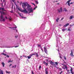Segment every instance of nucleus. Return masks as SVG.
<instances>
[{
  "label": "nucleus",
  "instance_id": "5fc2aeb1",
  "mask_svg": "<svg viewBox=\"0 0 74 74\" xmlns=\"http://www.w3.org/2000/svg\"><path fill=\"white\" fill-rule=\"evenodd\" d=\"M16 47H18V46H15V48H16Z\"/></svg>",
  "mask_w": 74,
  "mask_h": 74
},
{
  "label": "nucleus",
  "instance_id": "603ef678",
  "mask_svg": "<svg viewBox=\"0 0 74 74\" xmlns=\"http://www.w3.org/2000/svg\"><path fill=\"white\" fill-rule=\"evenodd\" d=\"M69 71H70V70H67V72H68V73H69Z\"/></svg>",
  "mask_w": 74,
  "mask_h": 74
},
{
  "label": "nucleus",
  "instance_id": "5701e85b",
  "mask_svg": "<svg viewBox=\"0 0 74 74\" xmlns=\"http://www.w3.org/2000/svg\"><path fill=\"white\" fill-rule=\"evenodd\" d=\"M27 58H28V59H31V57L30 56H27Z\"/></svg>",
  "mask_w": 74,
  "mask_h": 74
},
{
  "label": "nucleus",
  "instance_id": "c85d7f7f",
  "mask_svg": "<svg viewBox=\"0 0 74 74\" xmlns=\"http://www.w3.org/2000/svg\"><path fill=\"white\" fill-rule=\"evenodd\" d=\"M55 63H56V65H57V66L58 65V62H55Z\"/></svg>",
  "mask_w": 74,
  "mask_h": 74
},
{
  "label": "nucleus",
  "instance_id": "c756f323",
  "mask_svg": "<svg viewBox=\"0 0 74 74\" xmlns=\"http://www.w3.org/2000/svg\"><path fill=\"white\" fill-rule=\"evenodd\" d=\"M66 25L67 26H69V23H67L66 24Z\"/></svg>",
  "mask_w": 74,
  "mask_h": 74
},
{
  "label": "nucleus",
  "instance_id": "13d9d810",
  "mask_svg": "<svg viewBox=\"0 0 74 74\" xmlns=\"http://www.w3.org/2000/svg\"><path fill=\"white\" fill-rule=\"evenodd\" d=\"M73 4V3L71 2V3H70V4Z\"/></svg>",
  "mask_w": 74,
  "mask_h": 74
},
{
  "label": "nucleus",
  "instance_id": "c03bdc74",
  "mask_svg": "<svg viewBox=\"0 0 74 74\" xmlns=\"http://www.w3.org/2000/svg\"><path fill=\"white\" fill-rule=\"evenodd\" d=\"M32 55L33 56V55H35V54H34V53H32Z\"/></svg>",
  "mask_w": 74,
  "mask_h": 74
},
{
  "label": "nucleus",
  "instance_id": "37998d69",
  "mask_svg": "<svg viewBox=\"0 0 74 74\" xmlns=\"http://www.w3.org/2000/svg\"><path fill=\"white\" fill-rule=\"evenodd\" d=\"M63 61L64 63H66V62H65L64 61V60H63Z\"/></svg>",
  "mask_w": 74,
  "mask_h": 74
},
{
  "label": "nucleus",
  "instance_id": "6ab92c4d",
  "mask_svg": "<svg viewBox=\"0 0 74 74\" xmlns=\"http://www.w3.org/2000/svg\"><path fill=\"white\" fill-rule=\"evenodd\" d=\"M73 16H71L70 17V19H72V18H73Z\"/></svg>",
  "mask_w": 74,
  "mask_h": 74
},
{
  "label": "nucleus",
  "instance_id": "473e14b6",
  "mask_svg": "<svg viewBox=\"0 0 74 74\" xmlns=\"http://www.w3.org/2000/svg\"><path fill=\"white\" fill-rule=\"evenodd\" d=\"M71 73H72V74H74V72L73 71H72V72H71Z\"/></svg>",
  "mask_w": 74,
  "mask_h": 74
},
{
  "label": "nucleus",
  "instance_id": "58836bf2",
  "mask_svg": "<svg viewBox=\"0 0 74 74\" xmlns=\"http://www.w3.org/2000/svg\"><path fill=\"white\" fill-rule=\"evenodd\" d=\"M40 45H38V47H40Z\"/></svg>",
  "mask_w": 74,
  "mask_h": 74
},
{
  "label": "nucleus",
  "instance_id": "ddd939ff",
  "mask_svg": "<svg viewBox=\"0 0 74 74\" xmlns=\"http://www.w3.org/2000/svg\"><path fill=\"white\" fill-rule=\"evenodd\" d=\"M0 74H4L3 73V71L2 70H1L0 71Z\"/></svg>",
  "mask_w": 74,
  "mask_h": 74
},
{
  "label": "nucleus",
  "instance_id": "69168bd1",
  "mask_svg": "<svg viewBox=\"0 0 74 74\" xmlns=\"http://www.w3.org/2000/svg\"><path fill=\"white\" fill-rule=\"evenodd\" d=\"M32 4L35 6V4H34V3H32Z\"/></svg>",
  "mask_w": 74,
  "mask_h": 74
},
{
  "label": "nucleus",
  "instance_id": "6e6d98bb",
  "mask_svg": "<svg viewBox=\"0 0 74 74\" xmlns=\"http://www.w3.org/2000/svg\"><path fill=\"white\" fill-rule=\"evenodd\" d=\"M3 3H4V2L5 3V1L4 0H3Z\"/></svg>",
  "mask_w": 74,
  "mask_h": 74
},
{
  "label": "nucleus",
  "instance_id": "9b49d317",
  "mask_svg": "<svg viewBox=\"0 0 74 74\" xmlns=\"http://www.w3.org/2000/svg\"><path fill=\"white\" fill-rule=\"evenodd\" d=\"M73 50H71V53L70 55H71L72 56H74V55H73Z\"/></svg>",
  "mask_w": 74,
  "mask_h": 74
},
{
  "label": "nucleus",
  "instance_id": "9d476101",
  "mask_svg": "<svg viewBox=\"0 0 74 74\" xmlns=\"http://www.w3.org/2000/svg\"><path fill=\"white\" fill-rule=\"evenodd\" d=\"M48 68H47L45 69V71L46 74H48Z\"/></svg>",
  "mask_w": 74,
  "mask_h": 74
},
{
  "label": "nucleus",
  "instance_id": "49530a36",
  "mask_svg": "<svg viewBox=\"0 0 74 74\" xmlns=\"http://www.w3.org/2000/svg\"><path fill=\"white\" fill-rule=\"evenodd\" d=\"M64 27H67V26H66V24L64 26Z\"/></svg>",
  "mask_w": 74,
  "mask_h": 74
},
{
  "label": "nucleus",
  "instance_id": "f3484780",
  "mask_svg": "<svg viewBox=\"0 0 74 74\" xmlns=\"http://www.w3.org/2000/svg\"><path fill=\"white\" fill-rule=\"evenodd\" d=\"M36 57H37V58H38V54L37 53H36Z\"/></svg>",
  "mask_w": 74,
  "mask_h": 74
},
{
  "label": "nucleus",
  "instance_id": "bb28decb",
  "mask_svg": "<svg viewBox=\"0 0 74 74\" xmlns=\"http://www.w3.org/2000/svg\"><path fill=\"white\" fill-rule=\"evenodd\" d=\"M59 57L60 58V59H62V56H60H60Z\"/></svg>",
  "mask_w": 74,
  "mask_h": 74
},
{
  "label": "nucleus",
  "instance_id": "20e7f679",
  "mask_svg": "<svg viewBox=\"0 0 74 74\" xmlns=\"http://www.w3.org/2000/svg\"><path fill=\"white\" fill-rule=\"evenodd\" d=\"M28 3L27 2L23 3L22 4V6L23 8H25L26 6H28Z\"/></svg>",
  "mask_w": 74,
  "mask_h": 74
},
{
  "label": "nucleus",
  "instance_id": "a18cd8bd",
  "mask_svg": "<svg viewBox=\"0 0 74 74\" xmlns=\"http://www.w3.org/2000/svg\"><path fill=\"white\" fill-rule=\"evenodd\" d=\"M9 19L10 21H11V17H10V18H9Z\"/></svg>",
  "mask_w": 74,
  "mask_h": 74
},
{
  "label": "nucleus",
  "instance_id": "680f3d73",
  "mask_svg": "<svg viewBox=\"0 0 74 74\" xmlns=\"http://www.w3.org/2000/svg\"><path fill=\"white\" fill-rule=\"evenodd\" d=\"M5 18H6V19H8V18H7V17L6 16L5 17Z\"/></svg>",
  "mask_w": 74,
  "mask_h": 74
},
{
  "label": "nucleus",
  "instance_id": "393cba45",
  "mask_svg": "<svg viewBox=\"0 0 74 74\" xmlns=\"http://www.w3.org/2000/svg\"><path fill=\"white\" fill-rule=\"evenodd\" d=\"M1 54L2 55H3L4 56H6L7 55L6 54H4V53H2Z\"/></svg>",
  "mask_w": 74,
  "mask_h": 74
},
{
  "label": "nucleus",
  "instance_id": "72a5a7b5",
  "mask_svg": "<svg viewBox=\"0 0 74 74\" xmlns=\"http://www.w3.org/2000/svg\"><path fill=\"white\" fill-rule=\"evenodd\" d=\"M59 70H60V71H62V69L60 68H59Z\"/></svg>",
  "mask_w": 74,
  "mask_h": 74
},
{
  "label": "nucleus",
  "instance_id": "4d7b16f0",
  "mask_svg": "<svg viewBox=\"0 0 74 74\" xmlns=\"http://www.w3.org/2000/svg\"><path fill=\"white\" fill-rule=\"evenodd\" d=\"M14 28L15 29V28H17V27H13V29H14Z\"/></svg>",
  "mask_w": 74,
  "mask_h": 74
},
{
  "label": "nucleus",
  "instance_id": "412c9836",
  "mask_svg": "<svg viewBox=\"0 0 74 74\" xmlns=\"http://www.w3.org/2000/svg\"><path fill=\"white\" fill-rule=\"evenodd\" d=\"M73 68H72V67H71V72L73 71Z\"/></svg>",
  "mask_w": 74,
  "mask_h": 74
},
{
  "label": "nucleus",
  "instance_id": "0e129e2a",
  "mask_svg": "<svg viewBox=\"0 0 74 74\" xmlns=\"http://www.w3.org/2000/svg\"><path fill=\"white\" fill-rule=\"evenodd\" d=\"M53 2V3H55V2H58V1H55V2Z\"/></svg>",
  "mask_w": 74,
  "mask_h": 74
},
{
  "label": "nucleus",
  "instance_id": "4be33fe9",
  "mask_svg": "<svg viewBox=\"0 0 74 74\" xmlns=\"http://www.w3.org/2000/svg\"><path fill=\"white\" fill-rule=\"evenodd\" d=\"M71 29V27H69L68 29V31H70L71 30V29Z\"/></svg>",
  "mask_w": 74,
  "mask_h": 74
},
{
  "label": "nucleus",
  "instance_id": "4c0bfd02",
  "mask_svg": "<svg viewBox=\"0 0 74 74\" xmlns=\"http://www.w3.org/2000/svg\"><path fill=\"white\" fill-rule=\"evenodd\" d=\"M39 68V69H41V66H40Z\"/></svg>",
  "mask_w": 74,
  "mask_h": 74
},
{
  "label": "nucleus",
  "instance_id": "2eb2a0df",
  "mask_svg": "<svg viewBox=\"0 0 74 74\" xmlns=\"http://www.w3.org/2000/svg\"><path fill=\"white\" fill-rule=\"evenodd\" d=\"M40 49L41 50H42V52H44V50H43V49H42V47H41V46H40Z\"/></svg>",
  "mask_w": 74,
  "mask_h": 74
},
{
  "label": "nucleus",
  "instance_id": "4468645a",
  "mask_svg": "<svg viewBox=\"0 0 74 74\" xmlns=\"http://www.w3.org/2000/svg\"><path fill=\"white\" fill-rule=\"evenodd\" d=\"M2 65H3V67H5V64H4V63L3 62H2Z\"/></svg>",
  "mask_w": 74,
  "mask_h": 74
},
{
  "label": "nucleus",
  "instance_id": "423d86ee",
  "mask_svg": "<svg viewBox=\"0 0 74 74\" xmlns=\"http://www.w3.org/2000/svg\"><path fill=\"white\" fill-rule=\"evenodd\" d=\"M62 69H66V70H67V69H68L67 65L64 64L63 65V66L62 67Z\"/></svg>",
  "mask_w": 74,
  "mask_h": 74
},
{
  "label": "nucleus",
  "instance_id": "3c124183",
  "mask_svg": "<svg viewBox=\"0 0 74 74\" xmlns=\"http://www.w3.org/2000/svg\"><path fill=\"white\" fill-rule=\"evenodd\" d=\"M32 74H34V73L33 72V71H32Z\"/></svg>",
  "mask_w": 74,
  "mask_h": 74
},
{
  "label": "nucleus",
  "instance_id": "e433bc0d",
  "mask_svg": "<svg viewBox=\"0 0 74 74\" xmlns=\"http://www.w3.org/2000/svg\"><path fill=\"white\" fill-rule=\"evenodd\" d=\"M45 64L46 66H48V63H46Z\"/></svg>",
  "mask_w": 74,
  "mask_h": 74
},
{
  "label": "nucleus",
  "instance_id": "a878e982",
  "mask_svg": "<svg viewBox=\"0 0 74 74\" xmlns=\"http://www.w3.org/2000/svg\"><path fill=\"white\" fill-rule=\"evenodd\" d=\"M18 14H19L20 15V16H21V14L19 12H18Z\"/></svg>",
  "mask_w": 74,
  "mask_h": 74
},
{
  "label": "nucleus",
  "instance_id": "7c9ffc66",
  "mask_svg": "<svg viewBox=\"0 0 74 74\" xmlns=\"http://www.w3.org/2000/svg\"><path fill=\"white\" fill-rule=\"evenodd\" d=\"M12 61H11V60H9L8 61V63H10V62H12Z\"/></svg>",
  "mask_w": 74,
  "mask_h": 74
},
{
  "label": "nucleus",
  "instance_id": "cd10ccee",
  "mask_svg": "<svg viewBox=\"0 0 74 74\" xmlns=\"http://www.w3.org/2000/svg\"><path fill=\"white\" fill-rule=\"evenodd\" d=\"M12 0V1H13L14 2V3H15V0Z\"/></svg>",
  "mask_w": 74,
  "mask_h": 74
},
{
  "label": "nucleus",
  "instance_id": "6e6552de",
  "mask_svg": "<svg viewBox=\"0 0 74 74\" xmlns=\"http://www.w3.org/2000/svg\"><path fill=\"white\" fill-rule=\"evenodd\" d=\"M50 63L51 65H52V66H54L55 67V63H54V62L51 61H50Z\"/></svg>",
  "mask_w": 74,
  "mask_h": 74
},
{
  "label": "nucleus",
  "instance_id": "bf43d9fd",
  "mask_svg": "<svg viewBox=\"0 0 74 74\" xmlns=\"http://www.w3.org/2000/svg\"><path fill=\"white\" fill-rule=\"evenodd\" d=\"M15 37L16 38H17V37H18V36H15Z\"/></svg>",
  "mask_w": 74,
  "mask_h": 74
},
{
  "label": "nucleus",
  "instance_id": "de8ad7c7",
  "mask_svg": "<svg viewBox=\"0 0 74 74\" xmlns=\"http://www.w3.org/2000/svg\"><path fill=\"white\" fill-rule=\"evenodd\" d=\"M63 19H64V18H62L61 19V21H62V20H63Z\"/></svg>",
  "mask_w": 74,
  "mask_h": 74
},
{
  "label": "nucleus",
  "instance_id": "2f4dec72",
  "mask_svg": "<svg viewBox=\"0 0 74 74\" xmlns=\"http://www.w3.org/2000/svg\"><path fill=\"white\" fill-rule=\"evenodd\" d=\"M6 58H9V57H10L9 56H8V55H6Z\"/></svg>",
  "mask_w": 74,
  "mask_h": 74
},
{
  "label": "nucleus",
  "instance_id": "338daca9",
  "mask_svg": "<svg viewBox=\"0 0 74 74\" xmlns=\"http://www.w3.org/2000/svg\"><path fill=\"white\" fill-rule=\"evenodd\" d=\"M57 5H58V4H59V3H57Z\"/></svg>",
  "mask_w": 74,
  "mask_h": 74
},
{
  "label": "nucleus",
  "instance_id": "f257e3e1",
  "mask_svg": "<svg viewBox=\"0 0 74 74\" xmlns=\"http://www.w3.org/2000/svg\"><path fill=\"white\" fill-rule=\"evenodd\" d=\"M0 12L1 14V21H3V22H4V21H5V20L4 19H3L4 17H3V15L2 14L5 15V13L3 12H1V11H0Z\"/></svg>",
  "mask_w": 74,
  "mask_h": 74
},
{
  "label": "nucleus",
  "instance_id": "b1692460",
  "mask_svg": "<svg viewBox=\"0 0 74 74\" xmlns=\"http://www.w3.org/2000/svg\"><path fill=\"white\" fill-rule=\"evenodd\" d=\"M6 73H11L10 72H8V71H6Z\"/></svg>",
  "mask_w": 74,
  "mask_h": 74
},
{
  "label": "nucleus",
  "instance_id": "774afa93",
  "mask_svg": "<svg viewBox=\"0 0 74 74\" xmlns=\"http://www.w3.org/2000/svg\"><path fill=\"white\" fill-rule=\"evenodd\" d=\"M35 8H37V6H36L35 7Z\"/></svg>",
  "mask_w": 74,
  "mask_h": 74
},
{
  "label": "nucleus",
  "instance_id": "39448f33",
  "mask_svg": "<svg viewBox=\"0 0 74 74\" xmlns=\"http://www.w3.org/2000/svg\"><path fill=\"white\" fill-rule=\"evenodd\" d=\"M44 51L45 53H48V50H47V47L45 46L44 47Z\"/></svg>",
  "mask_w": 74,
  "mask_h": 74
},
{
  "label": "nucleus",
  "instance_id": "09e8293b",
  "mask_svg": "<svg viewBox=\"0 0 74 74\" xmlns=\"http://www.w3.org/2000/svg\"><path fill=\"white\" fill-rule=\"evenodd\" d=\"M14 66H15L14 68H16V65H14Z\"/></svg>",
  "mask_w": 74,
  "mask_h": 74
},
{
  "label": "nucleus",
  "instance_id": "79ce46f5",
  "mask_svg": "<svg viewBox=\"0 0 74 74\" xmlns=\"http://www.w3.org/2000/svg\"><path fill=\"white\" fill-rule=\"evenodd\" d=\"M64 59L65 60H66V56H64Z\"/></svg>",
  "mask_w": 74,
  "mask_h": 74
},
{
  "label": "nucleus",
  "instance_id": "052dcab7",
  "mask_svg": "<svg viewBox=\"0 0 74 74\" xmlns=\"http://www.w3.org/2000/svg\"><path fill=\"white\" fill-rule=\"evenodd\" d=\"M2 9V8H0V10H1Z\"/></svg>",
  "mask_w": 74,
  "mask_h": 74
},
{
  "label": "nucleus",
  "instance_id": "0eeeda50",
  "mask_svg": "<svg viewBox=\"0 0 74 74\" xmlns=\"http://www.w3.org/2000/svg\"><path fill=\"white\" fill-rule=\"evenodd\" d=\"M58 12H59L60 13V12H62V8L61 7L60 8L58 9Z\"/></svg>",
  "mask_w": 74,
  "mask_h": 74
},
{
  "label": "nucleus",
  "instance_id": "a211bd4d",
  "mask_svg": "<svg viewBox=\"0 0 74 74\" xmlns=\"http://www.w3.org/2000/svg\"><path fill=\"white\" fill-rule=\"evenodd\" d=\"M67 30V29H62V32H64L65 30Z\"/></svg>",
  "mask_w": 74,
  "mask_h": 74
},
{
  "label": "nucleus",
  "instance_id": "c9c22d12",
  "mask_svg": "<svg viewBox=\"0 0 74 74\" xmlns=\"http://www.w3.org/2000/svg\"><path fill=\"white\" fill-rule=\"evenodd\" d=\"M43 63L44 64H45L46 63H46V62H45V61H44L43 62Z\"/></svg>",
  "mask_w": 74,
  "mask_h": 74
},
{
  "label": "nucleus",
  "instance_id": "aec40b11",
  "mask_svg": "<svg viewBox=\"0 0 74 74\" xmlns=\"http://www.w3.org/2000/svg\"><path fill=\"white\" fill-rule=\"evenodd\" d=\"M59 18H58L56 19L57 22H58V21H59Z\"/></svg>",
  "mask_w": 74,
  "mask_h": 74
},
{
  "label": "nucleus",
  "instance_id": "7ed1b4c3",
  "mask_svg": "<svg viewBox=\"0 0 74 74\" xmlns=\"http://www.w3.org/2000/svg\"><path fill=\"white\" fill-rule=\"evenodd\" d=\"M24 10H23L21 9H19V8H18V10L20 11L21 12H24L25 14H27L28 13V12L26 10V9H25V8H24Z\"/></svg>",
  "mask_w": 74,
  "mask_h": 74
},
{
  "label": "nucleus",
  "instance_id": "f8f14e48",
  "mask_svg": "<svg viewBox=\"0 0 74 74\" xmlns=\"http://www.w3.org/2000/svg\"><path fill=\"white\" fill-rule=\"evenodd\" d=\"M64 10L65 11V12H67L68 11V10H67L66 9V8H65L64 9Z\"/></svg>",
  "mask_w": 74,
  "mask_h": 74
},
{
  "label": "nucleus",
  "instance_id": "ea45409f",
  "mask_svg": "<svg viewBox=\"0 0 74 74\" xmlns=\"http://www.w3.org/2000/svg\"><path fill=\"white\" fill-rule=\"evenodd\" d=\"M23 57H25V58H27L26 56H24V55H23Z\"/></svg>",
  "mask_w": 74,
  "mask_h": 74
},
{
  "label": "nucleus",
  "instance_id": "8fccbe9b",
  "mask_svg": "<svg viewBox=\"0 0 74 74\" xmlns=\"http://www.w3.org/2000/svg\"><path fill=\"white\" fill-rule=\"evenodd\" d=\"M32 55L31 54L29 56H30V57H32Z\"/></svg>",
  "mask_w": 74,
  "mask_h": 74
},
{
  "label": "nucleus",
  "instance_id": "e2e57ef3",
  "mask_svg": "<svg viewBox=\"0 0 74 74\" xmlns=\"http://www.w3.org/2000/svg\"><path fill=\"white\" fill-rule=\"evenodd\" d=\"M12 65V64H10L9 66V67H10V66H11Z\"/></svg>",
  "mask_w": 74,
  "mask_h": 74
},
{
  "label": "nucleus",
  "instance_id": "1a4fd4ad",
  "mask_svg": "<svg viewBox=\"0 0 74 74\" xmlns=\"http://www.w3.org/2000/svg\"><path fill=\"white\" fill-rule=\"evenodd\" d=\"M71 0H69L67 1V3H68V5L69 6H70V2L71 1Z\"/></svg>",
  "mask_w": 74,
  "mask_h": 74
},
{
  "label": "nucleus",
  "instance_id": "f03ea898",
  "mask_svg": "<svg viewBox=\"0 0 74 74\" xmlns=\"http://www.w3.org/2000/svg\"><path fill=\"white\" fill-rule=\"evenodd\" d=\"M28 5L27 6V11L29 13H31V12H33V9H32V8H30L31 5H29V4H28Z\"/></svg>",
  "mask_w": 74,
  "mask_h": 74
},
{
  "label": "nucleus",
  "instance_id": "a19ab883",
  "mask_svg": "<svg viewBox=\"0 0 74 74\" xmlns=\"http://www.w3.org/2000/svg\"><path fill=\"white\" fill-rule=\"evenodd\" d=\"M17 32H18V30L17 29H16V31H15V32L16 33Z\"/></svg>",
  "mask_w": 74,
  "mask_h": 74
},
{
  "label": "nucleus",
  "instance_id": "864d4df0",
  "mask_svg": "<svg viewBox=\"0 0 74 74\" xmlns=\"http://www.w3.org/2000/svg\"><path fill=\"white\" fill-rule=\"evenodd\" d=\"M3 52H5V50H4Z\"/></svg>",
  "mask_w": 74,
  "mask_h": 74
},
{
  "label": "nucleus",
  "instance_id": "dca6fc26",
  "mask_svg": "<svg viewBox=\"0 0 74 74\" xmlns=\"http://www.w3.org/2000/svg\"><path fill=\"white\" fill-rule=\"evenodd\" d=\"M2 11H6V10H5L4 8H2Z\"/></svg>",
  "mask_w": 74,
  "mask_h": 74
},
{
  "label": "nucleus",
  "instance_id": "f704fd0d",
  "mask_svg": "<svg viewBox=\"0 0 74 74\" xmlns=\"http://www.w3.org/2000/svg\"><path fill=\"white\" fill-rule=\"evenodd\" d=\"M36 4H38V1H36Z\"/></svg>",
  "mask_w": 74,
  "mask_h": 74
}]
</instances>
